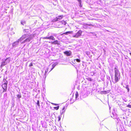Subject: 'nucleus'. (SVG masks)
I'll return each mask as SVG.
<instances>
[{
	"label": "nucleus",
	"mask_w": 131,
	"mask_h": 131,
	"mask_svg": "<svg viewBox=\"0 0 131 131\" xmlns=\"http://www.w3.org/2000/svg\"><path fill=\"white\" fill-rule=\"evenodd\" d=\"M63 53L67 56H70L71 54V52L70 51H66L64 52Z\"/></svg>",
	"instance_id": "8"
},
{
	"label": "nucleus",
	"mask_w": 131,
	"mask_h": 131,
	"mask_svg": "<svg viewBox=\"0 0 131 131\" xmlns=\"http://www.w3.org/2000/svg\"><path fill=\"white\" fill-rule=\"evenodd\" d=\"M51 43L55 45L57 44V45H59V41L58 40H56L53 41L51 42Z\"/></svg>",
	"instance_id": "10"
},
{
	"label": "nucleus",
	"mask_w": 131,
	"mask_h": 131,
	"mask_svg": "<svg viewBox=\"0 0 131 131\" xmlns=\"http://www.w3.org/2000/svg\"><path fill=\"white\" fill-rule=\"evenodd\" d=\"M127 107L131 108V105L128 104V105H127Z\"/></svg>",
	"instance_id": "24"
},
{
	"label": "nucleus",
	"mask_w": 131,
	"mask_h": 131,
	"mask_svg": "<svg viewBox=\"0 0 131 131\" xmlns=\"http://www.w3.org/2000/svg\"><path fill=\"white\" fill-rule=\"evenodd\" d=\"M6 63L5 61L3 62L1 64V67H2V66H4L6 65Z\"/></svg>",
	"instance_id": "14"
},
{
	"label": "nucleus",
	"mask_w": 131,
	"mask_h": 131,
	"mask_svg": "<svg viewBox=\"0 0 131 131\" xmlns=\"http://www.w3.org/2000/svg\"><path fill=\"white\" fill-rule=\"evenodd\" d=\"M37 104L38 107L40 106V105L39 104V102L38 100L37 101Z\"/></svg>",
	"instance_id": "17"
},
{
	"label": "nucleus",
	"mask_w": 131,
	"mask_h": 131,
	"mask_svg": "<svg viewBox=\"0 0 131 131\" xmlns=\"http://www.w3.org/2000/svg\"><path fill=\"white\" fill-rule=\"evenodd\" d=\"M43 39H51L52 40H54L55 38L54 37L52 36H51L49 37H43Z\"/></svg>",
	"instance_id": "6"
},
{
	"label": "nucleus",
	"mask_w": 131,
	"mask_h": 131,
	"mask_svg": "<svg viewBox=\"0 0 131 131\" xmlns=\"http://www.w3.org/2000/svg\"><path fill=\"white\" fill-rule=\"evenodd\" d=\"M64 17L63 15H60L57 17H56L55 18H54L52 20L53 22H55L57 21H59L60 20L62 19Z\"/></svg>",
	"instance_id": "2"
},
{
	"label": "nucleus",
	"mask_w": 131,
	"mask_h": 131,
	"mask_svg": "<svg viewBox=\"0 0 131 131\" xmlns=\"http://www.w3.org/2000/svg\"><path fill=\"white\" fill-rule=\"evenodd\" d=\"M8 82L5 79H4L3 80V84L7 85Z\"/></svg>",
	"instance_id": "11"
},
{
	"label": "nucleus",
	"mask_w": 131,
	"mask_h": 131,
	"mask_svg": "<svg viewBox=\"0 0 131 131\" xmlns=\"http://www.w3.org/2000/svg\"><path fill=\"white\" fill-rule=\"evenodd\" d=\"M79 94L78 92H76L75 93V99H77L78 96Z\"/></svg>",
	"instance_id": "15"
},
{
	"label": "nucleus",
	"mask_w": 131,
	"mask_h": 131,
	"mask_svg": "<svg viewBox=\"0 0 131 131\" xmlns=\"http://www.w3.org/2000/svg\"><path fill=\"white\" fill-rule=\"evenodd\" d=\"M82 32L81 30H79L75 35L73 36V37L77 38H78L81 35Z\"/></svg>",
	"instance_id": "3"
},
{
	"label": "nucleus",
	"mask_w": 131,
	"mask_h": 131,
	"mask_svg": "<svg viewBox=\"0 0 131 131\" xmlns=\"http://www.w3.org/2000/svg\"><path fill=\"white\" fill-rule=\"evenodd\" d=\"M33 66V64L32 62H31L29 65V67H31Z\"/></svg>",
	"instance_id": "23"
},
{
	"label": "nucleus",
	"mask_w": 131,
	"mask_h": 131,
	"mask_svg": "<svg viewBox=\"0 0 131 131\" xmlns=\"http://www.w3.org/2000/svg\"><path fill=\"white\" fill-rule=\"evenodd\" d=\"M8 58H7L6 59H5V61H6V60L7 59H8Z\"/></svg>",
	"instance_id": "28"
},
{
	"label": "nucleus",
	"mask_w": 131,
	"mask_h": 131,
	"mask_svg": "<svg viewBox=\"0 0 131 131\" xmlns=\"http://www.w3.org/2000/svg\"><path fill=\"white\" fill-rule=\"evenodd\" d=\"M67 24L66 22L64 20H62L59 22V26H61V27L63 25H65Z\"/></svg>",
	"instance_id": "7"
},
{
	"label": "nucleus",
	"mask_w": 131,
	"mask_h": 131,
	"mask_svg": "<svg viewBox=\"0 0 131 131\" xmlns=\"http://www.w3.org/2000/svg\"><path fill=\"white\" fill-rule=\"evenodd\" d=\"M76 60V61L78 62H80V60L79 59H75Z\"/></svg>",
	"instance_id": "22"
},
{
	"label": "nucleus",
	"mask_w": 131,
	"mask_h": 131,
	"mask_svg": "<svg viewBox=\"0 0 131 131\" xmlns=\"http://www.w3.org/2000/svg\"><path fill=\"white\" fill-rule=\"evenodd\" d=\"M31 38H27L24 41V42L23 43H24L26 41H28V42H29L30 41V40H31Z\"/></svg>",
	"instance_id": "13"
},
{
	"label": "nucleus",
	"mask_w": 131,
	"mask_h": 131,
	"mask_svg": "<svg viewBox=\"0 0 131 131\" xmlns=\"http://www.w3.org/2000/svg\"><path fill=\"white\" fill-rule=\"evenodd\" d=\"M59 108V106H58L57 107H54V108L56 110H58Z\"/></svg>",
	"instance_id": "16"
},
{
	"label": "nucleus",
	"mask_w": 131,
	"mask_h": 131,
	"mask_svg": "<svg viewBox=\"0 0 131 131\" xmlns=\"http://www.w3.org/2000/svg\"><path fill=\"white\" fill-rule=\"evenodd\" d=\"M73 32L72 31H67L65 32L63 34L65 35H67L68 34H72Z\"/></svg>",
	"instance_id": "12"
},
{
	"label": "nucleus",
	"mask_w": 131,
	"mask_h": 131,
	"mask_svg": "<svg viewBox=\"0 0 131 131\" xmlns=\"http://www.w3.org/2000/svg\"><path fill=\"white\" fill-rule=\"evenodd\" d=\"M126 88L127 89V90H128V91L129 92V89L128 88V85H126Z\"/></svg>",
	"instance_id": "19"
},
{
	"label": "nucleus",
	"mask_w": 131,
	"mask_h": 131,
	"mask_svg": "<svg viewBox=\"0 0 131 131\" xmlns=\"http://www.w3.org/2000/svg\"><path fill=\"white\" fill-rule=\"evenodd\" d=\"M2 87L3 89V92H6L7 91V85L5 84H2Z\"/></svg>",
	"instance_id": "5"
},
{
	"label": "nucleus",
	"mask_w": 131,
	"mask_h": 131,
	"mask_svg": "<svg viewBox=\"0 0 131 131\" xmlns=\"http://www.w3.org/2000/svg\"><path fill=\"white\" fill-rule=\"evenodd\" d=\"M58 121H59L61 119V116H58Z\"/></svg>",
	"instance_id": "21"
},
{
	"label": "nucleus",
	"mask_w": 131,
	"mask_h": 131,
	"mask_svg": "<svg viewBox=\"0 0 131 131\" xmlns=\"http://www.w3.org/2000/svg\"><path fill=\"white\" fill-rule=\"evenodd\" d=\"M129 54L131 55V53H130Z\"/></svg>",
	"instance_id": "27"
},
{
	"label": "nucleus",
	"mask_w": 131,
	"mask_h": 131,
	"mask_svg": "<svg viewBox=\"0 0 131 131\" xmlns=\"http://www.w3.org/2000/svg\"><path fill=\"white\" fill-rule=\"evenodd\" d=\"M78 1L79 2H81V0H79Z\"/></svg>",
	"instance_id": "26"
},
{
	"label": "nucleus",
	"mask_w": 131,
	"mask_h": 131,
	"mask_svg": "<svg viewBox=\"0 0 131 131\" xmlns=\"http://www.w3.org/2000/svg\"><path fill=\"white\" fill-rule=\"evenodd\" d=\"M114 70V81H112L114 83L118 82L121 78L120 73L117 67L115 68Z\"/></svg>",
	"instance_id": "1"
},
{
	"label": "nucleus",
	"mask_w": 131,
	"mask_h": 131,
	"mask_svg": "<svg viewBox=\"0 0 131 131\" xmlns=\"http://www.w3.org/2000/svg\"><path fill=\"white\" fill-rule=\"evenodd\" d=\"M54 104L55 105H57V104Z\"/></svg>",
	"instance_id": "25"
},
{
	"label": "nucleus",
	"mask_w": 131,
	"mask_h": 131,
	"mask_svg": "<svg viewBox=\"0 0 131 131\" xmlns=\"http://www.w3.org/2000/svg\"><path fill=\"white\" fill-rule=\"evenodd\" d=\"M17 96L18 98V99H20L21 97V95H20V94H18L17 95Z\"/></svg>",
	"instance_id": "20"
},
{
	"label": "nucleus",
	"mask_w": 131,
	"mask_h": 131,
	"mask_svg": "<svg viewBox=\"0 0 131 131\" xmlns=\"http://www.w3.org/2000/svg\"><path fill=\"white\" fill-rule=\"evenodd\" d=\"M86 79L88 80V81H92V79L91 78H86Z\"/></svg>",
	"instance_id": "18"
},
{
	"label": "nucleus",
	"mask_w": 131,
	"mask_h": 131,
	"mask_svg": "<svg viewBox=\"0 0 131 131\" xmlns=\"http://www.w3.org/2000/svg\"><path fill=\"white\" fill-rule=\"evenodd\" d=\"M66 108L65 106H64L62 109L60 111V113L62 115L65 112Z\"/></svg>",
	"instance_id": "9"
},
{
	"label": "nucleus",
	"mask_w": 131,
	"mask_h": 131,
	"mask_svg": "<svg viewBox=\"0 0 131 131\" xmlns=\"http://www.w3.org/2000/svg\"><path fill=\"white\" fill-rule=\"evenodd\" d=\"M55 66L56 65L55 64H53L52 66V68L50 69V65H49L48 66V67L46 70L45 72V74H47V73L48 72V69H50V71H51L53 69V68L55 67Z\"/></svg>",
	"instance_id": "4"
}]
</instances>
